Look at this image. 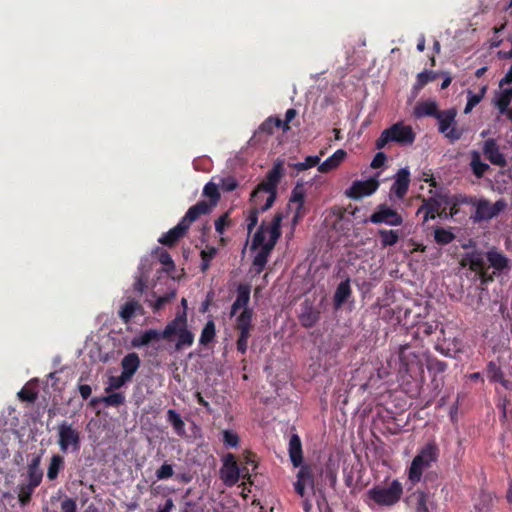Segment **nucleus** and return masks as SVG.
Listing matches in <instances>:
<instances>
[{
	"label": "nucleus",
	"instance_id": "obj_32",
	"mask_svg": "<svg viewBox=\"0 0 512 512\" xmlns=\"http://www.w3.org/2000/svg\"><path fill=\"white\" fill-rule=\"evenodd\" d=\"M217 253H218V248L211 246V245H206L205 248L203 250H201V252H200V257H201L200 270H201V272L205 273L210 268L211 262L216 257Z\"/></svg>",
	"mask_w": 512,
	"mask_h": 512
},
{
	"label": "nucleus",
	"instance_id": "obj_25",
	"mask_svg": "<svg viewBox=\"0 0 512 512\" xmlns=\"http://www.w3.org/2000/svg\"><path fill=\"white\" fill-rule=\"evenodd\" d=\"M289 457L294 467L301 466L303 462L302 444L299 436L293 434L289 440Z\"/></svg>",
	"mask_w": 512,
	"mask_h": 512
},
{
	"label": "nucleus",
	"instance_id": "obj_60",
	"mask_svg": "<svg viewBox=\"0 0 512 512\" xmlns=\"http://www.w3.org/2000/svg\"><path fill=\"white\" fill-rule=\"evenodd\" d=\"M297 111L294 108H290L285 113V120L282 121L281 128L284 132L290 130L289 123L296 117Z\"/></svg>",
	"mask_w": 512,
	"mask_h": 512
},
{
	"label": "nucleus",
	"instance_id": "obj_55",
	"mask_svg": "<svg viewBox=\"0 0 512 512\" xmlns=\"http://www.w3.org/2000/svg\"><path fill=\"white\" fill-rule=\"evenodd\" d=\"M231 225L228 213H224L215 221V230L222 235L227 227Z\"/></svg>",
	"mask_w": 512,
	"mask_h": 512
},
{
	"label": "nucleus",
	"instance_id": "obj_4",
	"mask_svg": "<svg viewBox=\"0 0 512 512\" xmlns=\"http://www.w3.org/2000/svg\"><path fill=\"white\" fill-rule=\"evenodd\" d=\"M420 360L416 352L410 349V346L400 345L397 351L387 360L388 368H382L379 371L381 377L388 376L392 372H396L401 378L411 374L416 367H419Z\"/></svg>",
	"mask_w": 512,
	"mask_h": 512
},
{
	"label": "nucleus",
	"instance_id": "obj_28",
	"mask_svg": "<svg viewBox=\"0 0 512 512\" xmlns=\"http://www.w3.org/2000/svg\"><path fill=\"white\" fill-rule=\"evenodd\" d=\"M162 338V332L155 329H150L142 333L141 335L135 336L131 344L133 347L140 348L148 345L151 341Z\"/></svg>",
	"mask_w": 512,
	"mask_h": 512
},
{
	"label": "nucleus",
	"instance_id": "obj_52",
	"mask_svg": "<svg viewBox=\"0 0 512 512\" xmlns=\"http://www.w3.org/2000/svg\"><path fill=\"white\" fill-rule=\"evenodd\" d=\"M239 441L240 439L237 433L231 430L223 431V442L225 446L235 448L239 445Z\"/></svg>",
	"mask_w": 512,
	"mask_h": 512
},
{
	"label": "nucleus",
	"instance_id": "obj_30",
	"mask_svg": "<svg viewBox=\"0 0 512 512\" xmlns=\"http://www.w3.org/2000/svg\"><path fill=\"white\" fill-rule=\"evenodd\" d=\"M64 458L59 454L52 455L47 469V478L51 481L55 480L59 472L64 469Z\"/></svg>",
	"mask_w": 512,
	"mask_h": 512
},
{
	"label": "nucleus",
	"instance_id": "obj_35",
	"mask_svg": "<svg viewBox=\"0 0 512 512\" xmlns=\"http://www.w3.org/2000/svg\"><path fill=\"white\" fill-rule=\"evenodd\" d=\"M238 329L240 331V336L237 341V350L239 352H241L242 354H244L247 350L248 338H249V333H250V329H251V322H242L238 326Z\"/></svg>",
	"mask_w": 512,
	"mask_h": 512
},
{
	"label": "nucleus",
	"instance_id": "obj_53",
	"mask_svg": "<svg viewBox=\"0 0 512 512\" xmlns=\"http://www.w3.org/2000/svg\"><path fill=\"white\" fill-rule=\"evenodd\" d=\"M320 158L318 156H307L303 162L295 165L298 171H304L319 164Z\"/></svg>",
	"mask_w": 512,
	"mask_h": 512
},
{
	"label": "nucleus",
	"instance_id": "obj_9",
	"mask_svg": "<svg viewBox=\"0 0 512 512\" xmlns=\"http://www.w3.org/2000/svg\"><path fill=\"white\" fill-rule=\"evenodd\" d=\"M58 445L61 452L66 453L69 450L77 452L81 446L80 431L68 421H62L58 427Z\"/></svg>",
	"mask_w": 512,
	"mask_h": 512
},
{
	"label": "nucleus",
	"instance_id": "obj_11",
	"mask_svg": "<svg viewBox=\"0 0 512 512\" xmlns=\"http://www.w3.org/2000/svg\"><path fill=\"white\" fill-rule=\"evenodd\" d=\"M507 208V201L504 198L498 199L495 203H491L488 199L478 198L475 212L471 215L474 223L489 221L497 217Z\"/></svg>",
	"mask_w": 512,
	"mask_h": 512
},
{
	"label": "nucleus",
	"instance_id": "obj_61",
	"mask_svg": "<svg viewBox=\"0 0 512 512\" xmlns=\"http://www.w3.org/2000/svg\"><path fill=\"white\" fill-rule=\"evenodd\" d=\"M438 328L437 322H417V333L422 330L426 335H430L434 329Z\"/></svg>",
	"mask_w": 512,
	"mask_h": 512
},
{
	"label": "nucleus",
	"instance_id": "obj_7",
	"mask_svg": "<svg viewBox=\"0 0 512 512\" xmlns=\"http://www.w3.org/2000/svg\"><path fill=\"white\" fill-rule=\"evenodd\" d=\"M403 493L402 484L393 480L389 486H376L368 490L367 494L371 500L380 506H392L396 504Z\"/></svg>",
	"mask_w": 512,
	"mask_h": 512
},
{
	"label": "nucleus",
	"instance_id": "obj_39",
	"mask_svg": "<svg viewBox=\"0 0 512 512\" xmlns=\"http://www.w3.org/2000/svg\"><path fill=\"white\" fill-rule=\"evenodd\" d=\"M155 300H149L146 301L149 302L150 306L152 307L154 312H158L159 310L163 309L166 304H168L173 298H175L176 293L174 291L170 293H166L163 296L156 297L155 294L152 295Z\"/></svg>",
	"mask_w": 512,
	"mask_h": 512
},
{
	"label": "nucleus",
	"instance_id": "obj_45",
	"mask_svg": "<svg viewBox=\"0 0 512 512\" xmlns=\"http://www.w3.org/2000/svg\"><path fill=\"white\" fill-rule=\"evenodd\" d=\"M282 120L278 117H268L259 127V131L266 134H273L275 128H281Z\"/></svg>",
	"mask_w": 512,
	"mask_h": 512
},
{
	"label": "nucleus",
	"instance_id": "obj_22",
	"mask_svg": "<svg viewBox=\"0 0 512 512\" xmlns=\"http://www.w3.org/2000/svg\"><path fill=\"white\" fill-rule=\"evenodd\" d=\"M121 367V374L131 381L132 377L140 367V358L138 354L132 352L124 356V358L121 361Z\"/></svg>",
	"mask_w": 512,
	"mask_h": 512
},
{
	"label": "nucleus",
	"instance_id": "obj_29",
	"mask_svg": "<svg viewBox=\"0 0 512 512\" xmlns=\"http://www.w3.org/2000/svg\"><path fill=\"white\" fill-rule=\"evenodd\" d=\"M470 167L477 178H482L490 169L489 165L481 160V156L478 151L471 152Z\"/></svg>",
	"mask_w": 512,
	"mask_h": 512
},
{
	"label": "nucleus",
	"instance_id": "obj_57",
	"mask_svg": "<svg viewBox=\"0 0 512 512\" xmlns=\"http://www.w3.org/2000/svg\"><path fill=\"white\" fill-rule=\"evenodd\" d=\"M454 200L456 201V204L460 205H472L473 207L476 206L478 198L475 196H467V195H454L452 196Z\"/></svg>",
	"mask_w": 512,
	"mask_h": 512
},
{
	"label": "nucleus",
	"instance_id": "obj_48",
	"mask_svg": "<svg viewBox=\"0 0 512 512\" xmlns=\"http://www.w3.org/2000/svg\"><path fill=\"white\" fill-rule=\"evenodd\" d=\"M215 337V326L214 322H207L202 330L199 342L201 345L209 344Z\"/></svg>",
	"mask_w": 512,
	"mask_h": 512
},
{
	"label": "nucleus",
	"instance_id": "obj_24",
	"mask_svg": "<svg viewBox=\"0 0 512 512\" xmlns=\"http://www.w3.org/2000/svg\"><path fill=\"white\" fill-rule=\"evenodd\" d=\"M347 153L343 149L336 150L330 157H328L324 162L319 164L318 171L321 173H328L334 169H336L342 161L346 158Z\"/></svg>",
	"mask_w": 512,
	"mask_h": 512
},
{
	"label": "nucleus",
	"instance_id": "obj_1",
	"mask_svg": "<svg viewBox=\"0 0 512 512\" xmlns=\"http://www.w3.org/2000/svg\"><path fill=\"white\" fill-rule=\"evenodd\" d=\"M462 265H468L478 275L482 285L493 282L496 276L511 269L509 258L496 247L487 252L474 250L466 253Z\"/></svg>",
	"mask_w": 512,
	"mask_h": 512
},
{
	"label": "nucleus",
	"instance_id": "obj_36",
	"mask_svg": "<svg viewBox=\"0 0 512 512\" xmlns=\"http://www.w3.org/2000/svg\"><path fill=\"white\" fill-rule=\"evenodd\" d=\"M39 485H35V484H32V483H23L21 485H19L18 487V500L20 502V504L22 506H25L27 505L30 500H31V496L34 492V490L38 487Z\"/></svg>",
	"mask_w": 512,
	"mask_h": 512
},
{
	"label": "nucleus",
	"instance_id": "obj_58",
	"mask_svg": "<svg viewBox=\"0 0 512 512\" xmlns=\"http://www.w3.org/2000/svg\"><path fill=\"white\" fill-rule=\"evenodd\" d=\"M147 278L144 275H140L137 277L136 281L133 284L134 292L138 293L140 296L143 294L145 289L147 288Z\"/></svg>",
	"mask_w": 512,
	"mask_h": 512
},
{
	"label": "nucleus",
	"instance_id": "obj_21",
	"mask_svg": "<svg viewBox=\"0 0 512 512\" xmlns=\"http://www.w3.org/2000/svg\"><path fill=\"white\" fill-rule=\"evenodd\" d=\"M41 456H34L27 465L26 482L40 485L43 478V470L40 467Z\"/></svg>",
	"mask_w": 512,
	"mask_h": 512
},
{
	"label": "nucleus",
	"instance_id": "obj_56",
	"mask_svg": "<svg viewBox=\"0 0 512 512\" xmlns=\"http://www.w3.org/2000/svg\"><path fill=\"white\" fill-rule=\"evenodd\" d=\"M173 467L170 464L164 463L155 473L158 480H165L173 476Z\"/></svg>",
	"mask_w": 512,
	"mask_h": 512
},
{
	"label": "nucleus",
	"instance_id": "obj_14",
	"mask_svg": "<svg viewBox=\"0 0 512 512\" xmlns=\"http://www.w3.org/2000/svg\"><path fill=\"white\" fill-rule=\"evenodd\" d=\"M441 196L444 195L438 194L435 197L423 198L422 205L417 210V214H423V223L434 220L437 216L444 218V209H442L444 202Z\"/></svg>",
	"mask_w": 512,
	"mask_h": 512
},
{
	"label": "nucleus",
	"instance_id": "obj_13",
	"mask_svg": "<svg viewBox=\"0 0 512 512\" xmlns=\"http://www.w3.org/2000/svg\"><path fill=\"white\" fill-rule=\"evenodd\" d=\"M368 221L373 224L384 223L389 226H400L403 224V217L388 205L380 204L376 211L371 214Z\"/></svg>",
	"mask_w": 512,
	"mask_h": 512
},
{
	"label": "nucleus",
	"instance_id": "obj_31",
	"mask_svg": "<svg viewBox=\"0 0 512 512\" xmlns=\"http://www.w3.org/2000/svg\"><path fill=\"white\" fill-rule=\"evenodd\" d=\"M351 295V287L349 279L345 281H341L337 286V289L334 294V303L336 306H341L344 304Z\"/></svg>",
	"mask_w": 512,
	"mask_h": 512
},
{
	"label": "nucleus",
	"instance_id": "obj_64",
	"mask_svg": "<svg viewBox=\"0 0 512 512\" xmlns=\"http://www.w3.org/2000/svg\"><path fill=\"white\" fill-rule=\"evenodd\" d=\"M18 397L22 401L33 403V402H35V400L37 398V395H36V393H34L32 391H29V390H26V389H22V390H20L18 392Z\"/></svg>",
	"mask_w": 512,
	"mask_h": 512
},
{
	"label": "nucleus",
	"instance_id": "obj_46",
	"mask_svg": "<svg viewBox=\"0 0 512 512\" xmlns=\"http://www.w3.org/2000/svg\"><path fill=\"white\" fill-rule=\"evenodd\" d=\"M299 467H300V470L297 473V480L303 482L304 484H306L309 487H313L314 479H313V474H312L311 468L308 465H302V464Z\"/></svg>",
	"mask_w": 512,
	"mask_h": 512
},
{
	"label": "nucleus",
	"instance_id": "obj_63",
	"mask_svg": "<svg viewBox=\"0 0 512 512\" xmlns=\"http://www.w3.org/2000/svg\"><path fill=\"white\" fill-rule=\"evenodd\" d=\"M61 511L62 512H77V505L75 500L71 498H66L61 502Z\"/></svg>",
	"mask_w": 512,
	"mask_h": 512
},
{
	"label": "nucleus",
	"instance_id": "obj_18",
	"mask_svg": "<svg viewBox=\"0 0 512 512\" xmlns=\"http://www.w3.org/2000/svg\"><path fill=\"white\" fill-rule=\"evenodd\" d=\"M410 184V172L407 168L400 169L395 178V182L391 187V192L394 193L397 198L402 199L409 189Z\"/></svg>",
	"mask_w": 512,
	"mask_h": 512
},
{
	"label": "nucleus",
	"instance_id": "obj_26",
	"mask_svg": "<svg viewBox=\"0 0 512 512\" xmlns=\"http://www.w3.org/2000/svg\"><path fill=\"white\" fill-rule=\"evenodd\" d=\"M220 477L226 486L231 487L235 485L240 478V469L238 465H223V467L220 469Z\"/></svg>",
	"mask_w": 512,
	"mask_h": 512
},
{
	"label": "nucleus",
	"instance_id": "obj_20",
	"mask_svg": "<svg viewBox=\"0 0 512 512\" xmlns=\"http://www.w3.org/2000/svg\"><path fill=\"white\" fill-rule=\"evenodd\" d=\"M143 314V307L138 299L127 297L124 304L120 307L119 316L123 320H130L133 317Z\"/></svg>",
	"mask_w": 512,
	"mask_h": 512
},
{
	"label": "nucleus",
	"instance_id": "obj_12",
	"mask_svg": "<svg viewBox=\"0 0 512 512\" xmlns=\"http://www.w3.org/2000/svg\"><path fill=\"white\" fill-rule=\"evenodd\" d=\"M251 288L248 284H239L237 287V296L231 306V317L236 315V320H251L252 310L247 307L250 300Z\"/></svg>",
	"mask_w": 512,
	"mask_h": 512
},
{
	"label": "nucleus",
	"instance_id": "obj_37",
	"mask_svg": "<svg viewBox=\"0 0 512 512\" xmlns=\"http://www.w3.org/2000/svg\"><path fill=\"white\" fill-rule=\"evenodd\" d=\"M438 74L434 71L424 70L420 72L416 77V82L413 85V90L420 91L427 85L429 82L434 81L437 78Z\"/></svg>",
	"mask_w": 512,
	"mask_h": 512
},
{
	"label": "nucleus",
	"instance_id": "obj_59",
	"mask_svg": "<svg viewBox=\"0 0 512 512\" xmlns=\"http://www.w3.org/2000/svg\"><path fill=\"white\" fill-rule=\"evenodd\" d=\"M447 364L438 359H430L428 362V369L438 373H442L446 370Z\"/></svg>",
	"mask_w": 512,
	"mask_h": 512
},
{
	"label": "nucleus",
	"instance_id": "obj_23",
	"mask_svg": "<svg viewBox=\"0 0 512 512\" xmlns=\"http://www.w3.org/2000/svg\"><path fill=\"white\" fill-rule=\"evenodd\" d=\"M440 113L438 110V104L434 100L422 101L416 104L414 107V116L416 118L423 117H434Z\"/></svg>",
	"mask_w": 512,
	"mask_h": 512
},
{
	"label": "nucleus",
	"instance_id": "obj_10",
	"mask_svg": "<svg viewBox=\"0 0 512 512\" xmlns=\"http://www.w3.org/2000/svg\"><path fill=\"white\" fill-rule=\"evenodd\" d=\"M457 110L450 108L440 111L436 119L438 121V131L443 134L451 143L461 139L463 130L457 127Z\"/></svg>",
	"mask_w": 512,
	"mask_h": 512
},
{
	"label": "nucleus",
	"instance_id": "obj_43",
	"mask_svg": "<svg viewBox=\"0 0 512 512\" xmlns=\"http://www.w3.org/2000/svg\"><path fill=\"white\" fill-rule=\"evenodd\" d=\"M167 419L172 424L177 434L182 435L185 432V423L181 416L173 409L167 411Z\"/></svg>",
	"mask_w": 512,
	"mask_h": 512
},
{
	"label": "nucleus",
	"instance_id": "obj_6",
	"mask_svg": "<svg viewBox=\"0 0 512 512\" xmlns=\"http://www.w3.org/2000/svg\"><path fill=\"white\" fill-rule=\"evenodd\" d=\"M162 338L175 343V350L190 347L194 342V334L187 328L186 322H169L162 331Z\"/></svg>",
	"mask_w": 512,
	"mask_h": 512
},
{
	"label": "nucleus",
	"instance_id": "obj_16",
	"mask_svg": "<svg viewBox=\"0 0 512 512\" xmlns=\"http://www.w3.org/2000/svg\"><path fill=\"white\" fill-rule=\"evenodd\" d=\"M212 211L211 205L207 201L202 200L191 206L186 214L182 217L180 222L188 230L191 224L196 221L201 215L209 214Z\"/></svg>",
	"mask_w": 512,
	"mask_h": 512
},
{
	"label": "nucleus",
	"instance_id": "obj_3",
	"mask_svg": "<svg viewBox=\"0 0 512 512\" xmlns=\"http://www.w3.org/2000/svg\"><path fill=\"white\" fill-rule=\"evenodd\" d=\"M283 176L282 163H275L251 193L250 201L255 208L265 212L272 207L277 197V187Z\"/></svg>",
	"mask_w": 512,
	"mask_h": 512
},
{
	"label": "nucleus",
	"instance_id": "obj_41",
	"mask_svg": "<svg viewBox=\"0 0 512 512\" xmlns=\"http://www.w3.org/2000/svg\"><path fill=\"white\" fill-rule=\"evenodd\" d=\"M154 253L157 255L159 262L164 266L166 272H171L175 269L174 261L166 250L157 247Z\"/></svg>",
	"mask_w": 512,
	"mask_h": 512
},
{
	"label": "nucleus",
	"instance_id": "obj_38",
	"mask_svg": "<svg viewBox=\"0 0 512 512\" xmlns=\"http://www.w3.org/2000/svg\"><path fill=\"white\" fill-rule=\"evenodd\" d=\"M487 376L493 382H500L504 387H508V381L503 378V372L494 362L487 365Z\"/></svg>",
	"mask_w": 512,
	"mask_h": 512
},
{
	"label": "nucleus",
	"instance_id": "obj_42",
	"mask_svg": "<svg viewBox=\"0 0 512 512\" xmlns=\"http://www.w3.org/2000/svg\"><path fill=\"white\" fill-rule=\"evenodd\" d=\"M100 400L107 407H118L125 403V395L122 392H113L100 397Z\"/></svg>",
	"mask_w": 512,
	"mask_h": 512
},
{
	"label": "nucleus",
	"instance_id": "obj_44",
	"mask_svg": "<svg viewBox=\"0 0 512 512\" xmlns=\"http://www.w3.org/2000/svg\"><path fill=\"white\" fill-rule=\"evenodd\" d=\"M455 238V235L447 229L438 227L434 231V239L439 245H447L451 243Z\"/></svg>",
	"mask_w": 512,
	"mask_h": 512
},
{
	"label": "nucleus",
	"instance_id": "obj_47",
	"mask_svg": "<svg viewBox=\"0 0 512 512\" xmlns=\"http://www.w3.org/2000/svg\"><path fill=\"white\" fill-rule=\"evenodd\" d=\"M129 381L130 380L122 374L120 376H111L108 379V386L105 388V392L110 393L114 390H118Z\"/></svg>",
	"mask_w": 512,
	"mask_h": 512
},
{
	"label": "nucleus",
	"instance_id": "obj_34",
	"mask_svg": "<svg viewBox=\"0 0 512 512\" xmlns=\"http://www.w3.org/2000/svg\"><path fill=\"white\" fill-rule=\"evenodd\" d=\"M203 196L207 197L211 209H213L220 200L219 186L213 182H208L203 188Z\"/></svg>",
	"mask_w": 512,
	"mask_h": 512
},
{
	"label": "nucleus",
	"instance_id": "obj_15",
	"mask_svg": "<svg viewBox=\"0 0 512 512\" xmlns=\"http://www.w3.org/2000/svg\"><path fill=\"white\" fill-rule=\"evenodd\" d=\"M379 187L378 180L369 178L364 181H355L346 191V195L351 199H360L364 196H370Z\"/></svg>",
	"mask_w": 512,
	"mask_h": 512
},
{
	"label": "nucleus",
	"instance_id": "obj_49",
	"mask_svg": "<svg viewBox=\"0 0 512 512\" xmlns=\"http://www.w3.org/2000/svg\"><path fill=\"white\" fill-rule=\"evenodd\" d=\"M485 88L482 89L481 93H472L471 91L468 92L467 97V104L465 106V113L470 112L480 101L482 100L484 96Z\"/></svg>",
	"mask_w": 512,
	"mask_h": 512
},
{
	"label": "nucleus",
	"instance_id": "obj_62",
	"mask_svg": "<svg viewBox=\"0 0 512 512\" xmlns=\"http://www.w3.org/2000/svg\"><path fill=\"white\" fill-rule=\"evenodd\" d=\"M261 211L259 210V208H253L251 209L250 213H249V216H248V225H247V228H248V232H251L252 229L257 225L258 223V214L260 213Z\"/></svg>",
	"mask_w": 512,
	"mask_h": 512
},
{
	"label": "nucleus",
	"instance_id": "obj_54",
	"mask_svg": "<svg viewBox=\"0 0 512 512\" xmlns=\"http://www.w3.org/2000/svg\"><path fill=\"white\" fill-rule=\"evenodd\" d=\"M414 497L416 498L415 512H429L427 507V495L424 492L418 491L414 493Z\"/></svg>",
	"mask_w": 512,
	"mask_h": 512
},
{
	"label": "nucleus",
	"instance_id": "obj_40",
	"mask_svg": "<svg viewBox=\"0 0 512 512\" xmlns=\"http://www.w3.org/2000/svg\"><path fill=\"white\" fill-rule=\"evenodd\" d=\"M304 198H305V194H304L303 188L300 186H296L292 190L291 198H290V202L298 204L296 213L294 216V222H296L297 218L301 216V209L303 208V205H304Z\"/></svg>",
	"mask_w": 512,
	"mask_h": 512
},
{
	"label": "nucleus",
	"instance_id": "obj_2",
	"mask_svg": "<svg viewBox=\"0 0 512 512\" xmlns=\"http://www.w3.org/2000/svg\"><path fill=\"white\" fill-rule=\"evenodd\" d=\"M282 219V213L277 212L267 226L263 222L254 234L252 248L256 249L261 247L260 251L253 259V267L255 268L256 273H261L263 271L271 251L274 249L281 236Z\"/></svg>",
	"mask_w": 512,
	"mask_h": 512
},
{
	"label": "nucleus",
	"instance_id": "obj_5",
	"mask_svg": "<svg viewBox=\"0 0 512 512\" xmlns=\"http://www.w3.org/2000/svg\"><path fill=\"white\" fill-rule=\"evenodd\" d=\"M415 138L416 134L411 126L397 122L382 131L375 142V148L378 150L389 148L391 143H396L400 146H409L414 143Z\"/></svg>",
	"mask_w": 512,
	"mask_h": 512
},
{
	"label": "nucleus",
	"instance_id": "obj_50",
	"mask_svg": "<svg viewBox=\"0 0 512 512\" xmlns=\"http://www.w3.org/2000/svg\"><path fill=\"white\" fill-rule=\"evenodd\" d=\"M441 199L443 200L445 205L450 206L449 213H446V211L444 210V218L454 217L459 213L460 206L458 204H456V201L454 200L453 197H448L447 195H444V196H441Z\"/></svg>",
	"mask_w": 512,
	"mask_h": 512
},
{
	"label": "nucleus",
	"instance_id": "obj_19",
	"mask_svg": "<svg viewBox=\"0 0 512 512\" xmlns=\"http://www.w3.org/2000/svg\"><path fill=\"white\" fill-rule=\"evenodd\" d=\"M187 229L185 226L179 221V223L171 228L168 232L164 233L159 239L158 242L164 246H167L169 248L175 246L178 241L183 238L186 233Z\"/></svg>",
	"mask_w": 512,
	"mask_h": 512
},
{
	"label": "nucleus",
	"instance_id": "obj_8",
	"mask_svg": "<svg viewBox=\"0 0 512 512\" xmlns=\"http://www.w3.org/2000/svg\"><path fill=\"white\" fill-rule=\"evenodd\" d=\"M437 446L434 443H428L418 455H416L409 469V479L412 482H418L422 476L423 470L437 459Z\"/></svg>",
	"mask_w": 512,
	"mask_h": 512
},
{
	"label": "nucleus",
	"instance_id": "obj_17",
	"mask_svg": "<svg viewBox=\"0 0 512 512\" xmlns=\"http://www.w3.org/2000/svg\"><path fill=\"white\" fill-rule=\"evenodd\" d=\"M483 154L493 165L505 167L507 165L506 158L500 152L499 146L495 139L490 138L484 142Z\"/></svg>",
	"mask_w": 512,
	"mask_h": 512
},
{
	"label": "nucleus",
	"instance_id": "obj_33",
	"mask_svg": "<svg viewBox=\"0 0 512 512\" xmlns=\"http://www.w3.org/2000/svg\"><path fill=\"white\" fill-rule=\"evenodd\" d=\"M378 235L383 248L394 246L400 239V233L398 230L379 229Z\"/></svg>",
	"mask_w": 512,
	"mask_h": 512
},
{
	"label": "nucleus",
	"instance_id": "obj_27",
	"mask_svg": "<svg viewBox=\"0 0 512 512\" xmlns=\"http://www.w3.org/2000/svg\"><path fill=\"white\" fill-rule=\"evenodd\" d=\"M512 101V88L503 89L495 100V105L501 114H506L509 118V106Z\"/></svg>",
	"mask_w": 512,
	"mask_h": 512
},
{
	"label": "nucleus",
	"instance_id": "obj_51",
	"mask_svg": "<svg viewBox=\"0 0 512 512\" xmlns=\"http://www.w3.org/2000/svg\"><path fill=\"white\" fill-rule=\"evenodd\" d=\"M218 186L225 192H231L238 187V181L233 176H227L220 179Z\"/></svg>",
	"mask_w": 512,
	"mask_h": 512
}]
</instances>
